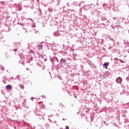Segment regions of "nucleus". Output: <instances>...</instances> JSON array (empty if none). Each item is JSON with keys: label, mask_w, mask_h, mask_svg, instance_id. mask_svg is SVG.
Instances as JSON below:
<instances>
[{"label": "nucleus", "mask_w": 129, "mask_h": 129, "mask_svg": "<svg viewBox=\"0 0 129 129\" xmlns=\"http://www.w3.org/2000/svg\"><path fill=\"white\" fill-rule=\"evenodd\" d=\"M31 53H34V51H33L32 50L31 51Z\"/></svg>", "instance_id": "f8f14e48"}, {"label": "nucleus", "mask_w": 129, "mask_h": 129, "mask_svg": "<svg viewBox=\"0 0 129 129\" xmlns=\"http://www.w3.org/2000/svg\"><path fill=\"white\" fill-rule=\"evenodd\" d=\"M60 108H61V109L63 108H62V107H63V105L62 104H60Z\"/></svg>", "instance_id": "1a4fd4ad"}, {"label": "nucleus", "mask_w": 129, "mask_h": 129, "mask_svg": "<svg viewBox=\"0 0 129 129\" xmlns=\"http://www.w3.org/2000/svg\"><path fill=\"white\" fill-rule=\"evenodd\" d=\"M41 107L42 108H45V105H41Z\"/></svg>", "instance_id": "0eeeda50"}, {"label": "nucleus", "mask_w": 129, "mask_h": 129, "mask_svg": "<svg viewBox=\"0 0 129 129\" xmlns=\"http://www.w3.org/2000/svg\"><path fill=\"white\" fill-rule=\"evenodd\" d=\"M6 89L8 90H10V89H12V86L8 85L6 86Z\"/></svg>", "instance_id": "f03ea898"}, {"label": "nucleus", "mask_w": 129, "mask_h": 129, "mask_svg": "<svg viewBox=\"0 0 129 129\" xmlns=\"http://www.w3.org/2000/svg\"><path fill=\"white\" fill-rule=\"evenodd\" d=\"M20 87H21V88H22V89H24V85H20Z\"/></svg>", "instance_id": "423d86ee"}, {"label": "nucleus", "mask_w": 129, "mask_h": 129, "mask_svg": "<svg viewBox=\"0 0 129 129\" xmlns=\"http://www.w3.org/2000/svg\"><path fill=\"white\" fill-rule=\"evenodd\" d=\"M42 48H43V46L42 45H38V49L39 50H41V49H42Z\"/></svg>", "instance_id": "20e7f679"}, {"label": "nucleus", "mask_w": 129, "mask_h": 129, "mask_svg": "<svg viewBox=\"0 0 129 129\" xmlns=\"http://www.w3.org/2000/svg\"><path fill=\"white\" fill-rule=\"evenodd\" d=\"M57 36H60V34L57 33Z\"/></svg>", "instance_id": "9b49d317"}, {"label": "nucleus", "mask_w": 129, "mask_h": 129, "mask_svg": "<svg viewBox=\"0 0 129 129\" xmlns=\"http://www.w3.org/2000/svg\"><path fill=\"white\" fill-rule=\"evenodd\" d=\"M60 61L62 62V61H63V62H66V60H65V59H63V58H62L61 60H60Z\"/></svg>", "instance_id": "39448f33"}, {"label": "nucleus", "mask_w": 129, "mask_h": 129, "mask_svg": "<svg viewBox=\"0 0 129 129\" xmlns=\"http://www.w3.org/2000/svg\"><path fill=\"white\" fill-rule=\"evenodd\" d=\"M22 64H23V65H24V64H25V62H22Z\"/></svg>", "instance_id": "9d476101"}, {"label": "nucleus", "mask_w": 129, "mask_h": 129, "mask_svg": "<svg viewBox=\"0 0 129 129\" xmlns=\"http://www.w3.org/2000/svg\"><path fill=\"white\" fill-rule=\"evenodd\" d=\"M66 129H69V126H66Z\"/></svg>", "instance_id": "6e6552de"}, {"label": "nucleus", "mask_w": 129, "mask_h": 129, "mask_svg": "<svg viewBox=\"0 0 129 129\" xmlns=\"http://www.w3.org/2000/svg\"><path fill=\"white\" fill-rule=\"evenodd\" d=\"M121 78H118L117 79H116V82L117 83H119V84H120V83H121Z\"/></svg>", "instance_id": "f257e3e1"}, {"label": "nucleus", "mask_w": 129, "mask_h": 129, "mask_svg": "<svg viewBox=\"0 0 129 129\" xmlns=\"http://www.w3.org/2000/svg\"><path fill=\"white\" fill-rule=\"evenodd\" d=\"M31 99L33 100V99H34V98H31Z\"/></svg>", "instance_id": "ddd939ff"}, {"label": "nucleus", "mask_w": 129, "mask_h": 129, "mask_svg": "<svg viewBox=\"0 0 129 129\" xmlns=\"http://www.w3.org/2000/svg\"><path fill=\"white\" fill-rule=\"evenodd\" d=\"M103 66L104 67H105L106 68V69H107V66H108V64L106 63H104L103 65Z\"/></svg>", "instance_id": "7ed1b4c3"}, {"label": "nucleus", "mask_w": 129, "mask_h": 129, "mask_svg": "<svg viewBox=\"0 0 129 129\" xmlns=\"http://www.w3.org/2000/svg\"><path fill=\"white\" fill-rule=\"evenodd\" d=\"M33 2H34V0H32Z\"/></svg>", "instance_id": "4468645a"}, {"label": "nucleus", "mask_w": 129, "mask_h": 129, "mask_svg": "<svg viewBox=\"0 0 129 129\" xmlns=\"http://www.w3.org/2000/svg\"><path fill=\"white\" fill-rule=\"evenodd\" d=\"M25 1H28V0H25Z\"/></svg>", "instance_id": "2eb2a0df"}]
</instances>
